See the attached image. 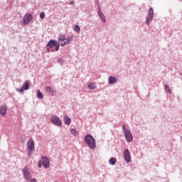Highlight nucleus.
Masks as SVG:
<instances>
[{
    "instance_id": "obj_1",
    "label": "nucleus",
    "mask_w": 182,
    "mask_h": 182,
    "mask_svg": "<svg viewBox=\"0 0 182 182\" xmlns=\"http://www.w3.org/2000/svg\"><path fill=\"white\" fill-rule=\"evenodd\" d=\"M85 141L92 150H95V149H96V141L92 135H86L85 137Z\"/></svg>"
},
{
    "instance_id": "obj_2",
    "label": "nucleus",
    "mask_w": 182,
    "mask_h": 182,
    "mask_svg": "<svg viewBox=\"0 0 182 182\" xmlns=\"http://www.w3.org/2000/svg\"><path fill=\"white\" fill-rule=\"evenodd\" d=\"M73 41V38L72 37L66 38L65 35H60L58 37V42H60V46H66V45H69Z\"/></svg>"
},
{
    "instance_id": "obj_3",
    "label": "nucleus",
    "mask_w": 182,
    "mask_h": 182,
    "mask_svg": "<svg viewBox=\"0 0 182 182\" xmlns=\"http://www.w3.org/2000/svg\"><path fill=\"white\" fill-rule=\"evenodd\" d=\"M23 173L24 176V178L26 180H31L32 178V176L31 175V171H29V168L28 167H25L23 169Z\"/></svg>"
},
{
    "instance_id": "obj_4",
    "label": "nucleus",
    "mask_w": 182,
    "mask_h": 182,
    "mask_svg": "<svg viewBox=\"0 0 182 182\" xmlns=\"http://www.w3.org/2000/svg\"><path fill=\"white\" fill-rule=\"evenodd\" d=\"M51 122L55 126H58V127L62 126V121H60L59 117H58L57 116H55V115L53 116L51 118Z\"/></svg>"
},
{
    "instance_id": "obj_5",
    "label": "nucleus",
    "mask_w": 182,
    "mask_h": 182,
    "mask_svg": "<svg viewBox=\"0 0 182 182\" xmlns=\"http://www.w3.org/2000/svg\"><path fill=\"white\" fill-rule=\"evenodd\" d=\"M40 163H41L42 166L46 168H49V159H48V157H42Z\"/></svg>"
},
{
    "instance_id": "obj_6",
    "label": "nucleus",
    "mask_w": 182,
    "mask_h": 182,
    "mask_svg": "<svg viewBox=\"0 0 182 182\" xmlns=\"http://www.w3.org/2000/svg\"><path fill=\"white\" fill-rule=\"evenodd\" d=\"M124 157L127 163H130V161H132V158L130 157V152L129 151V149L124 150Z\"/></svg>"
},
{
    "instance_id": "obj_7",
    "label": "nucleus",
    "mask_w": 182,
    "mask_h": 182,
    "mask_svg": "<svg viewBox=\"0 0 182 182\" xmlns=\"http://www.w3.org/2000/svg\"><path fill=\"white\" fill-rule=\"evenodd\" d=\"M29 89V82L27 81H25L23 87L21 89H17V92H19L20 93H23L24 90H28Z\"/></svg>"
},
{
    "instance_id": "obj_8",
    "label": "nucleus",
    "mask_w": 182,
    "mask_h": 182,
    "mask_svg": "<svg viewBox=\"0 0 182 182\" xmlns=\"http://www.w3.org/2000/svg\"><path fill=\"white\" fill-rule=\"evenodd\" d=\"M27 147L30 151H33L35 150V142L33 140H29L27 144Z\"/></svg>"
},
{
    "instance_id": "obj_9",
    "label": "nucleus",
    "mask_w": 182,
    "mask_h": 182,
    "mask_svg": "<svg viewBox=\"0 0 182 182\" xmlns=\"http://www.w3.org/2000/svg\"><path fill=\"white\" fill-rule=\"evenodd\" d=\"M6 112H8V108L6 107V105H2L0 107V114L3 117L6 116Z\"/></svg>"
},
{
    "instance_id": "obj_10",
    "label": "nucleus",
    "mask_w": 182,
    "mask_h": 182,
    "mask_svg": "<svg viewBox=\"0 0 182 182\" xmlns=\"http://www.w3.org/2000/svg\"><path fill=\"white\" fill-rule=\"evenodd\" d=\"M124 136L127 141H132L133 140V135H132L130 131H125Z\"/></svg>"
},
{
    "instance_id": "obj_11",
    "label": "nucleus",
    "mask_w": 182,
    "mask_h": 182,
    "mask_svg": "<svg viewBox=\"0 0 182 182\" xmlns=\"http://www.w3.org/2000/svg\"><path fill=\"white\" fill-rule=\"evenodd\" d=\"M31 21H32V15L31 14H28L24 16L23 23H25V24L29 23V22H31Z\"/></svg>"
},
{
    "instance_id": "obj_12",
    "label": "nucleus",
    "mask_w": 182,
    "mask_h": 182,
    "mask_svg": "<svg viewBox=\"0 0 182 182\" xmlns=\"http://www.w3.org/2000/svg\"><path fill=\"white\" fill-rule=\"evenodd\" d=\"M46 92L49 93L50 95V96H53V95H55V93H56V91H55L53 89H52V87H50V86L46 87Z\"/></svg>"
},
{
    "instance_id": "obj_13",
    "label": "nucleus",
    "mask_w": 182,
    "mask_h": 182,
    "mask_svg": "<svg viewBox=\"0 0 182 182\" xmlns=\"http://www.w3.org/2000/svg\"><path fill=\"white\" fill-rule=\"evenodd\" d=\"M117 82V78H116L115 77H109L108 78V83L109 85H113V83H116Z\"/></svg>"
},
{
    "instance_id": "obj_14",
    "label": "nucleus",
    "mask_w": 182,
    "mask_h": 182,
    "mask_svg": "<svg viewBox=\"0 0 182 182\" xmlns=\"http://www.w3.org/2000/svg\"><path fill=\"white\" fill-rule=\"evenodd\" d=\"M58 43V41H55V40H50L48 43V46L49 48H53L55 47V45H57Z\"/></svg>"
},
{
    "instance_id": "obj_15",
    "label": "nucleus",
    "mask_w": 182,
    "mask_h": 182,
    "mask_svg": "<svg viewBox=\"0 0 182 182\" xmlns=\"http://www.w3.org/2000/svg\"><path fill=\"white\" fill-rule=\"evenodd\" d=\"M64 122H65V124H67L68 126H70L72 119H70V118L69 117H68V115H65L64 117Z\"/></svg>"
},
{
    "instance_id": "obj_16",
    "label": "nucleus",
    "mask_w": 182,
    "mask_h": 182,
    "mask_svg": "<svg viewBox=\"0 0 182 182\" xmlns=\"http://www.w3.org/2000/svg\"><path fill=\"white\" fill-rule=\"evenodd\" d=\"M70 131V133L75 136V137H76V136H79V132H77L75 128H71Z\"/></svg>"
},
{
    "instance_id": "obj_17",
    "label": "nucleus",
    "mask_w": 182,
    "mask_h": 182,
    "mask_svg": "<svg viewBox=\"0 0 182 182\" xmlns=\"http://www.w3.org/2000/svg\"><path fill=\"white\" fill-rule=\"evenodd\" d=\"M98 14H99L100 18L102 19V21L103 22H106V18L105 17V14H103V13H102L100 11L98 12Z\"/></svg>"
},
{
    "instance_id": "obj_18",
    "label": "nucleus",
    "mask_w": 182,
    "mask_h": 182,
    "mask_svg": "<svg viewBox=\"0 0 182 182\" xmlns=\"http://www.w3.org/2000/svg\"><path fill=\"white\" fill-rule=\"evenodd\" d=\"M153 16H148V17L146 19V23L147 25H149V23H150L151 22V21H153Z\"/></svg>"
},
{
    "instance_id": "obj_19",
    "label": "nucleus",
    "mask_w": 182,
    "mask_h": 182,
    "mask_svg": "<svg viewBox=\"0 0 182 182\" xmlns=\"http://www.w3.org/2000/svg\"><path fill=\"white\" fill-rule=\"evenodd\" d=\"M109 164H112V166H114L116 164V158L112 157L109 161Z\"/></svg>"
},
{
    "instance_id": "obj_20",
    "label": "nucleus",
    "mask_w": 182,
    "mask_h": 182,
    "mask_svg": "<svg viewBox=\"0 0 182 182\" xmlns=\"http://www.w3.org/2000/svg\"><path fill=\"white\" fill-rule=\"evenodd\" d=\"M88 87H89L90 89H91L92 90H93L94 89L96 88V83H95V82H91L90 84H89Z\"/></svg>"
},
{
    "instance_id": "obj_21",
    "label": "nucleus",
    "mask_w": 182,
    "mask_h": 182,
    "mask_svg": "<svg viewBox=\"0 0 182 182\" xmlns=\"http://www.w3.org/2000/svg\"><path fill=\"white\" fill-rule=\"evenodd\" d=\"M37 97L38 99H43V94L39 90H37Z\"/></svg>"
},
{
    "instance_id": "obj_22",
    "label": "nucleus",
    "mask_w": 182,
    "mask_h": 182,
    "mask_svg": "<svg viewBox=\"0 0 182 182\" xmlns=\"http://www.w3.org/2000/svg\"><path fill=\"white\" fill-rule=\"evenodd\" d=\"M149 16H154V10L153 9V8H150L149 9Z\"/></svg>"
},
{
    "instance_id": "obj_23",
    "label": "nucleus",
    "mask_w": 182,
    "mask_h": 182,
    "mask_svg": "<svg viewBox=\"0 0 182 182\" xmlns=\"http://www.w3.org/2000/svg\"><path fill=\"white\" fill-rule=\"evenodd\" d=\"M74 31H75V32H77V33L80 32V27H79V26L77 25H75L74 28Z\"/></svg>"
},
{
    "instance_id": "obj_24",
    "label": "nucleus",
    "mask_w": 182,
    "mask_h": 182,
    "mask_svg": "<svg viewBox=\"0 0 182 182\" xmlns=\"http://www.w3.org/2000/svg\"><path fill=\"white\" fill-rule=\"evenodd\" d=\"M165 89L168 92V93H171V90H170V87L168 85H165Z\"/></svg>"
},
{
    "instance_id": "obj_25",
    "label": "nucleus",
    "mask_w": 182,
    "mask_h": 182,
    "mask_svg": "<svg viewBox=\"0 0 182 182\" xmlns=\"http://www.w3.org/2000/svg\"><path fill=\"white\" fill-rule=\"evenodd\" d=\"M60 46V45L57 43V44L55 46V50L56 51L59 50Z\"/></svg>"
},
{
    "instance_id": "obj_26",
    "label": "nucleus",
    "mask_w": 182,
    "mask_h": 182,
    "mask_svg": "<svg viewBox=\"0 0 182 182\" xmlns=\"http://www.w3.org/2000/svg\"><path fill=\"white\" fill-rule=\"evenodd\" d=\"M40 18H41V19H43V18H45V13L41 12V13L40 14Z\"/></svg>"
},
{
    "instance_id": "obj_27",
    "label": "nucleus",
    "mask_w": 182,
    "mask_h": 182,
    "mask_svg": "<svg viewBox=\"0 0 182 182\" xmlns=\"http://www.w3.org/2000/svg\"><path fill=\"white\" fill-rule=\"evenodd\" d=\"M122 130L124 132V133L126 132H129V130L127 129H126V125H122Z\"/></svg>"
},
{
    "instance_id": "obj_28",
    "label": "nucleus",
    "mask_w": 182,
    "mask_h": 182,
    "mask_svg": "<svg viewBox=\"0 0 182 182\" xmlns=\"http://www.w3.org/2000/svg\"><path fill=\"white\" fill-rule=\"evenodd\" d=\"M28 182H37L36 178H33L32 180L28 181Z\"/></svg>"
},
{
    "instance_id": "obj_29",
    "label": "nucleus",
    "mask_w": 182,
    "mask_h": 182,
    "mask_svg": "<svg viewBox=\"0 0 182 182\" xmlns=\"http://www.w3.org/2000/svg\"><path fill=\"white\" fill-rule=\"evenodd\" d=\"M58 62H59V63H63V60L60 59V60H58Z\"/></svg>"
},
{
    "instance_id": "obj_30",
    "label": "nucleus",
    "mask_w": 182,
    "mask_h": 182,
    "mask_svg": "<svg viewBox=\"0 0 182 182\" xmlns=\"http://www.w3.org/2000/svg\"><path fill=\"white\" fill-rule=\"evenodd\" d=\"M38 167L41 168V167H42V163L39 162L38 164Z\"/></svg>"
},
{
    "instance_id": "obj_31",
    "label": "nucleus",
    "mask_w": 182,
    "mask_h": 182,
    "mask_svg": "<svg viewBox=\"0 0 182 182\" xmlns=\"http://www.w3.org/2000/svg\"><path fill=\"white\" fill-rule=\"evenodd\" d=\"M72 4H73V2H71V3H70V5H72Z\"/></svg>"
},
{
    "instance_id": "obj_32",
    "label": "nucleus",
    "mask_w": 182,
    "mask_h": 182,
    "mask_svg": "<svg viewBox=\"0 0 182 182\" xmlns=\"http://www.w3.org/2000/svg\"><path fill=\"white\" fill-rule=\"evenodd\" d=\"M48 52H49V49H48Z\"/></svg>"
}]
</instances>
